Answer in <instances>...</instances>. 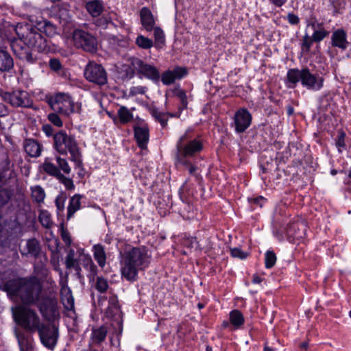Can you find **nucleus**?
Segmentation results:
<instances>
[{
  "label": "nucleus",
  "mask_w": 351,
  "mask_h": 351,
  "mask_svg": "<svg viewBox=\"0 0 351 351\" xmlns=\"http://www.w3.org/2000/svg\"><path fill=\"white\" fill-rule=\"evenodd\" d=\"M29 23H18L15 27V32L19 40L28 48H31L38 52L49 51L50 48L47 39L43 36L44 32L48 36L56 34L55 26L47 20L43 18L37 19L33 15L30 16Z\"/></svg>",
  "instance_id": "nucleus-1"
},
{
  "label": "nucleus",
  "mask_w": 351,
  "mask_h": 351,
  "mask_svg": "<svg viewBox=\"0 0 351 351\" xmlns=\"http://www.w3.org/2000/svg\"><path fill=\"white\" fill-rule=\"evenodd\" d=\"M15 322L25 330L31 332L37 331L42 343L53 350L58 339V329L43 324L37 313L28 307L19 305L13 311Z\"/></svg>",
  "instance_id": "nucleus-2"
},
{
  "label": "nucleus",
  "mask_w": 351,
  "mask_h": 351,
  "mask_svg": "<svg viewBox=\"0 0 351 351\" xmlns=\"http://www.w3.org/2000/svg\"><path fill=\"white\" fill-rule=\"evenodd\" d=\"M5 288L10 294L19 296L25 304H37L42 293V285L35 277L10 280Z\"/></svg>",
  "instance_id": "nucleus-3"
},
{
  "label": "nucleus",
  "mask_w": 351,
  "mask_h": 351,
  "mask_svg": "<svg viewBox=\"0 0 351 351\" xmlns=\"http://www.w3.org/2000/svg\"><path fill=\"white\" fill-rule=\"evenodd\" d=\"M151 254L145 247H133L125 252L122 262L121 274L129 281L136 280L138 271L147 267Z\"/></svg>",
  "instance_id": "nucleus-4"
},
{
  "label": "nucleus",
  "mask_w": 351,
  "mask_h": 351,
  "mask_svg": "<svg viewBox=\"0 0 351 351\" xmlns=\"http://www.w3.org/2000/svg\"><path fill=\"white\" fill-rule=\"evenodd\" d=\"M203 148L200 141L191 136L189 131L186 130L176 143V160L182 165H188L189 162L186 160L199 152Z\"/></svg>",
  "instance_id": "nucleus-5"
},
{
  "label": "nucleus",
  "mask_w": 351,
  "mask_h": 351,
  "mask_svg": "<svg viewBox=\"0 0 351 351\" xmlns=\"http://www.w3.org/2000/svg\"><path fill=\"white\" fill-rule=\"evenodd\" d=\"M55 149L61 154H71V160L76 166L80 167L82 165L81 154L75 138L69 135L65 131H60L53 136Z\"/></svg>",
  "instance_id": "nucleus-6"
},
{
  "label": "nucleus",
  "mask_w": 351,
  "mask_h": 351,
  "mask_svg": "<svg viewBox=\"0 0 351 351\" xmlns=\"http://www.w3.org/2000/svg\"><path fill=\"white\" fill-rule=\"evenodd\" d=\"M287 77L289 83L295 85L300 81L303 86L313 90H319L323 86V78L312 74L306 68L302 70L290 69Z\"/></svg>",
  "instance_id": "nucleus-7"
},
{
  "label": "nucleus",
  "mask_w": 351,
  "mask_h": 351,
  "mask_svg": "<svg viewBox=\"0 0 351 351\" xmlns=\"http://www.w3.org/2000/svg\"><path fill=\"white\" fill-rule=\"evenodd\" d=\"M48 103L53 111L66 116L75 110L73 101L66 93H58L52 95L49 98Z\"/></svg>",
  "instance_id": "nucleus-8"
},
{
  "label": "nucleus",
  "mask_w": 351,
  "mask_h": 351,
  "mask_svg": "<svg viewBox=\"0 0 351 351\" xmlns=\"http://www.w3.org/2000/svg\"><path fill=\"white\" fill-rule=\"evenodd\" d=\"M73 45L77 48L93 53L97 50V39L90 34L82 30L75 29L72 34Z\"/></svg>",
  "instance_id": "nucleus-9"
},
{
  "label": "nucleus",
  "mask_w": 351,
  "mask_h": 351,
  "mask_svg": "<svg viewBox=\"0 0 351 351\" xmlns=\"http://www.w3.org/2000/svg\"><path fill=\"white\" fill-rule=\"evenodd\" d=\"M84 76L90 82L102 86L107 83V73L104 68L95 62L89 63L84 70Z\"/></svg>",
  "instance_id": "nucleus-10"
},
{
  "label": "nucleus",
  "mask_w": 351,
  "mask_h": 351,
  "mask_svg": "<svg viewBox=\"0 0 351 351\" xmlns=\"http://www.w3.org/2000/svg\"><path fill=\"white\" fill-rule=\"evenodd\" d=\"M130 65L138 73L154 82L160 79V73L156 67L144 62L139 58L132 57L129 59Z\"/></svg>",
  "instance_id": "nucleus-11"
},
{
  "label": "nucleus",
  "mask_w": 351,
  "mask_h": 351,
  "mask_svg": "<svg viewBox=\"0 0 351 351\" xmlns=\"http://www.w3.org/2000/svg\"><path fill=\"white\" fill-rule=\"evenodd\" d=\"M3 99L14 107H29L32 104L28 93L23 90L6 93L3 95Z\"/></svg>",
  "instance_id": "nucleus-12"
},
{
  "label": "nucleus",
  "mask_w": 351,
  "mask_h": 351,
  "mask_svg": "<svg viewBox=\"0 0 351 351\" xmlns=\"http://www.w3.org/2000/svg\"><path fill=\"white\" fill-rule=\"evenodd\" d=\"M58 302L53 297H47L43 298L38 307L41 314L47 320H51L58 316L57 308Z\"/></svg>",
  "instance_id": "nucleus-13"
},
{
  "label": "nucleus",
  "mask_w": 351,
  "mask_h": 351,
  "mask_svg": "<svg viewBox=\"0 0 351 351\" xmlns=\"http://www.w3.org/2000/svg\"><path fill=\"white\" fill-rule=\"evenodd\" d=\"M252 116L248 110L244 108L239 109L234 115L235 130L243 132L251 124Z\"/></svg>",
  "instance_id": "nucleus-14"
},
{
  "label": "nucleus",
  "mask_w": 351,
  "mask_h": 351,
  "mask_svg": "<svg viewBox=\"0 0 351 351\" xmlns=\"http://www.w3.org/2000/svg\"><path fill=\"white\" fill-rule=\"evenodd\" d=\"M186 73V69L176 67L172 71L167 70L165 71L161 75V81L165 85H170L174 83L176 80L182 79Z\"/></svg>",
  "instance_id": "nucleus-15"
},
{
  "label": "nucleus",
  "mask_w": 351,
  "mask_h": 351,
  "mask_svg": "<svg viewBox=\"0 0 351 351\" xmlns=\"http://www.w3.org/2000/svg\"><path fill=\"white\" fill-rule=\"evenodd\" d=\"M286 234L293 241H299L305 236V226L302 222H293L288 226L286 229Z\"/></svg>",
  "instance_id": "nucleus-16"
},
{
  "label": "nucleus",
  "mask_w": 351,
  "mask_h": 351,
  "mask_svg": "<svg viewBox=\"0 0 351 351\" xmlns=\"http://www.w3.org/2000/svg\"><path fill=\"white\" fill-rule=\"evenodd\" d=\"M141 23L143 28L147 31L151 32L155 27L156 21L151 10L147 8L143 7L140 11Z\"/></svg>",
  "instance_id": "nucleus-17"
},
{
  "label": "nucleus",
  "mask_w": 351,
  "mask_h": 351,
  "mask_svg": "<svg viewBox=\"0 0 351 351\" xmlns=\"http://www.w3.org/2000/svg\"><path fill=\"white\" fill-rule=\"evenodd\" d=\"M134 136L138 145L143 149L147 148L149 141V129L147 125L136 126L134 128Z\"/></svg>",
  "instance_id": "nucleus-18"
},
{
  "label": "nucleus",
  "mask_w": 351,
  "mask_h": 351,
  "mask_svg": "<svg viewBox=\"0 0 351 351\" xmlns=\"http://www.w3.org/2000/svg\"><path fill=\"white\" fill-rule=\"evenodd\" d=\"M331 42L333 47L345 50L348 45L346 32L342 29L335 31L331 36Z\"/></svg>",
  "instance_id": "nucleus-19"
},
{
  "label": "nucleus",
  "mask_w": 351,
  "mask_h": 351,
  "mask_svg": "<svg viewBox=\"0 0 351 351\" xmlns=\"http://www.w3.org/2000/svg\"><path fill=\"white\" fill-rule=\"evenodd\" d=\"M40 251L39 242L35 239H31L25 241L23 246L21 247V252L23 255H31L36 257Z\"/></svg>",
  "instance_id": "nucleus-20"
},
{
  "label": "nucleus",
  "mask_w": 351,
  "mask_h": 351,
  "mask_svg": "<svg viewBox=\"0 0 351 351\" xmlns=\"http://www.w3.org/2000/svg\"><path fill=\"white\" fill-rule=\"evenodd\" d=\"M12 48L13 52L19 58L25 60L31 63L34 62V58L29 50L21 47L18 41L12 43Z\"/></svg>",
  "instance_id": "nucleus-21"
},
{
  "label": "nucleus",
  "mask_w": 351,
  "mask_h": 351,
  "mask_svg": "<svg viewBox=\"0 0 351 351\" xmlns=\"http://www.w3.org/2000/svg\"><path fill=\"white\" fill-rule=\"evenodd\" d=\"M54 14L56 17L64 22H69L71 18L69 4L60 3L53 7Z\"/></svg>",
  "instance_id": "nucleus-22"
},
{
  "label": "nucleus",
  "mask_w": 351,
  "mask_h": 351,
  "mask_svg": "<svg viewBox=\"0 0 351 351\" xmlns=\"http://www.w3.org/2000/svg\"><path fill=\"white\" fill-rule=\"evenodd\" d=\"M85 8L93 17L100 16L104 9V3L101 0H91L87 1Z\"/></svg>",
  "instance_id": "nucleus-23"
},
{
  "label": "nucleus",
  "mask_w": 351,
  "mask_h": 351,
  "mask_svg": "<svg viewBox=\"0 0 351 351\" xmlns=\"http://www.w3.org/2000/svg\"><path fill=\"white\" fill-rule=\"evenodd\" d=\"M24 149L25 152L32 157H37L41 153L40 145L36 141L32 139L25 141Z\"/></svg>",
  "instance_id": "nucleus-24"
},
{
  "label": "nucleus",
  "mask_w": 351,
  "mask_h": 351,
  "mask_svg": "<svg viewBox=\"0 0 351 351\" xmlns=\"http://www.w3.org/2000/svg\"><path fill=\"white\" fill-rule=\"evenodd\" d=\"M93 256L99 266L104 268L106 263V254L103 245H94L93 247Z\"/></svg>",
  "instance_id": "nucleus-25"
},
{
  "label": "nucleus",
  "mask_w": 351,
  "mask_h": 351,
  "mask_svg": "<svg viewBox=\"0 0 351 351\" xmlns=\"http://www.w3.org/2000/svg\"><path fill=\"white\" fill-rule=\"evenodd\" d=\"M82 195L79 194L74 195L70 199L67 208V219L73 217L74 213L80 209Z\"/></svg>",
  "instance_id": "nucleus-26"
},
{
  "label": "nucleus",
  "mask_w": 351,
  "mask_h": 351,
  "mask_svg": "<svg viewBox=\"0 0 351 351\" xmlns=\"http://www.w3.org/2000/svg\"><path fill=\"white\" fill-rule=\"evenodd\" d=\"M14 65L13 60L10 55L5 51H0V71H7L10 70Z\"/></svg>",
  "instance_id": "nucleus-27"
},
{
  "label": "nucleus",
  "mask_w": 351,
  "mask_h": 351,
  "mask_svg": "<svg viewBox=\"0 0 351 351\" xmlns=\"http://www.w3.org/2000/svg\"><path fill=\"white\" fill-rule=\"evenodd\" d=\"M152 30L154 31V47L158 49L163 48L165 45V35L163 30L158 26L154 27Z\"/></svg>",
  "instance_id": "nucleus-28"
},
{
  "label": "nucleus",
  "mask_w": 351,
  "mask_h": 351,
  "mask_svg": "<svg viewBox=\"0 0 351 351\" xmlns=\"http://www.w3.org/2000/svg\"><path fill=\"white\" fill-rule=\"evenodd\" d=\"M107 335V329L105 326H101L93 330L91 339L93 343H100L104 341Z\"/></svg>",
  "instance_id": "nucleus-29"
},
{
  "label": "nucleus",
  "mask_w": 351,
  "mask_h": 351,
  "mask_svg": "<svg viewBox=\"0 0 351 351\" xmlns=\"http://www.w3.org/2000/svg\"><path fill=\"white\" fill-rule=\"evenodd\" d=\"M230 322L235 328H239L244 323V317L238 310H234L230 313Z\"/></svg>",
  "instance_id": "nucleus-30"
},
{
  "label": "nucleus",
  "mask_w": 351,
  "mask_h": 351,
  "mask_svg": "<svg viewBox=\"0 0 351 351\" xmlns=\"http://www.w3.org/2000/svg\"><path fill=\"white\" fill-rule=\"evenodd\" d=\"M43 170L48 174L55 176L56 178L61 173L60 169L55 166L51 161L47 158L43 164Z\"/></svg>",
  "instance_id": "nucleus-31"
},
{
  "label": "nucleus",
  "mask_w": 351,
  "mask_h": 351,
  "mask_svg": "<svg viewBox=\"0 0 351 351\" xmlns=\"http://www.w3.org/2000/svg\"><path fill=\"white\" fill-rule=\"evenodd\" d=\"M135 43L138 47L143 49H149L154 46V42L152 39L143 35H138L136 37Z\"/></svg>",
  "instance_id": "nucleus-32"
},
{
  "label": "nucleus",
  "mask_w": 351,
  "mask_h": 351,
  "mask_svg": "<svg viewBox=\"0 0 351 351\" xmlns=\"http://www.w3.org/2000/svg\"><path fill=\"white\" fill-rule=\"evenodd\" d=\"M118 115L120 119V121L122 123H126L130 121L133 115L132 112L125 106H121L118 110Z\"/></svg>",
  "instance_id": "nucleus-33"
},
{
  "label": "nucleus",
  "mask_w": 351,
  "mask_h": 351,
  "mask_svg": "<svg viewBox=\"0 0 351 351\" xmlns=\"http://www.w3.org/2000/svg\"><path fill=\"white\" fill-rule=\"evenodd\" d=\"M39 221L43 226L50 228L53 225L51 216L47 210H41L39 215Z\"/></svg>",
  "instance_id": "nucleus-34"
},
{
  "label": "nucleus",
  "mask_w": 351,
  "mask_h": 351,
  "mask_svg": "<svg viewBox=\"0 0 351 351\" xmlns=\"http://www.w3.org/2000/svg\"><path fill=\"white\" fill-rule=\"evenodd\" d=\"M75 256V253L74 250H73V249L69 250V251L67 254V256L66 257V260H65V264H66V268H68V269L75 268L76 269H77V268L79 267L77 264V261H76Z\"/></svg>",
  "instance_id": "nucleus-35"
},
{
  "label": "nucleus",
  "mask_w": 351,
  "mask_h": 351,
  "mask_svg": "<svg viewBox=\"0 0 351 351\" xmlns=\"http://www.w3.org/2000/svg\"><path fill=\"white\" fill-rule=\"evenodd\" d=\"M32 197L37 202H43L45 197V193L43 189L36 186L32 189Z\"/></svg>",
  "instance_id": "nucleus-36"
},
{
  "label": "nucleus",
  "mask_w": 351,
  "mask_h": 351,
  "mask_svg": "<svg viewBox=\"0 0 351 351\" xmlns=\"http://www.w3.org/2000/svg\"><path fill=\"white\" fill-rule=\"evenodd\" d=\"M119 306L116 298H111L109 300V306L108 307L107 313L110 316H114L119 313Z\"/></svg>",
  "instance_id": "nucleus-37"
},
{
  "label": "nucleus",
  "mask_w": 351,
  "mask_h": 351,
  "mask_svg": "<svg viewBox=\"0 0 351 351\" xmlns=\"http://www.w3.org/2000/svg\"><path fill=\"white\" fill-rule=\"evenodd\" d=\"M84 266L90 271V275L95 277L97 275V267L94 264L93 260L90 256H86L84 258Z\"/></svg>",
  "instance_id": "nucleus-38"
},
{
  "label": "nucleus",
  "mask_w": 351,
  "mask_h": 351,
  "mask_svg": "<svg viewBox=\"0 0 351 351\" xmlns=\"http://www.w3.org/2000/svg\"><path fill=\"white\" fill-rule=\"evenodd\" d=\"M57 179L62 184H64V186H65L66 189H67V190H73L75 189V185L73 184V181L72 180V179L66 177L62 173H60V175H58V177L57 178Z\"/></svg>",
  "instance_id": "nucleus-39"
},
{
  "label": "nucleus",
  "mask_w": 351,
  "mask_h": 351,
  "mask_svg": "<svg viewBox=\"0 0 351 351\" xmlns=\"http://www.w3.org/2000/svg\"><path fill=\"white\" fill-rule=\"evenodd\" d=\"M96 289L101 292L104 293L108 289V283L107 280L102 277H97L95 284Z\"/></svg>",
  "instance_id": "nucleus-40"
},
{
  "label": "nucleus",
  "mask_w": 351,
  "mask_h": 351,
  "mask_svg": "<svg viewBox=\"0 0 351 351\" xmlns=\"http://www.w3.org/2000/svg\"><path fill=\"white\" fill-rule=\"evenodd\" d=\"M314 40L312 36L311 37L308 34H305L302 40V50L305 52H308Z\"/></svg>",
  "instance_id": "nucleus-41"
},
{
  "label": "nucleus",
  "mask_w": 351,
  "mask_h": 351,
  "mask_svg": "<svg viewBox=\"0 0 351 351\" xmlns=\"http://www.w3.org/2000/svg\"><path fill=\"white\" fill-rule=\"evenodd\" d=\"M328 34L329 32L328 31L325 30L324 28H322L318 30H315L312 35V38L314 40V42L318 43L328 36Z\"/></svg>",
  "instance_id": "nucleus-42"
},
{
  "label": "nucleus",
  "mask_w": 351,
  "mask_h": 351,
  "mask_svg": "<svg viewBox=\"0 0 351 351\" xmlns=\"http://www.w3.org/2000/svg\"><path fill=\"white\" fill-rule=\"evenodd\" d=\"M56 161L59 169H60L64 173L69 174L71 173V169L66 159L57 157Z\"/></svg>",
  "instance_id": "nucleus-43"
},
{
  "label": "nucleus",
  "mask_w": 351,
  "mask_h": 351,
  "mask_svg": "<svg viewBox=\"0 0 351 351\" xmlns=\"http://www.w3.org/2000/svg\"><path fill=\"white\" fill-rule=\"evenodd\" d=\"M265 267L267 268L272 267L276 262V254L271 251H267L265 254Z\"/></svg>",
  "instance_id": "nucleus-44"
},
{
  "label": "nucleus",
  "mask_w": 351,
  "mask_h": 351,
  "mask_svg": "<svg viewBox=\"0 0 351 351\" xmlns=\"http://www.w3.org/2000/svg\"><path fill=\"white\" fill-rule=\"evenodd\" d=\"M182 244L184 247H187L191 249L197 248L198 246L196 239L192 237L184 238L182 240Z\"/></svg>",
  "instance_id": "nucleus-45"
},
{
  "label": "nucleus",
  "mask_w": 351,
  "mask_h": 351,
  "mask_svg": "<svg viewBox=\"0 0 351 351\" xmlns=\"http://www.w3.org/2000/svg\"><path fill=\"white\" fill-rule=\"evenodd\" d=\"M48 119L51 123L57 127L62 126V121L60 117L56 113H50L48 115Z\"/></svg>",
  "instance_id": "nucleus-46"
},
{
  "label": "nucleus",
  "mask_w": 351,
  "mask_h": 351,
  "mask_svg": "<svg viewBox=\"0 0 351 351\" xmlns=\"http://www.w3.org/2000/svg\"><path fill=\"white\" fill-rule=\"evenodd\" d=\"M176 95L179 98L182 108H186L187 106V97L185 92L182 90H177Z\"/></svg>",
  "instance_id": "nucleus-47"
},
{
  "label": "nucleus",
  "mask_w": 351,
  "mask_h": 351,
  "mask_svg": "<svg viewBox=\"0 0 351 351\" xmlns=\"http://www.w3.org/2000/svg\"><path fill=\"white\" fill-rule=\"evenodd\" d=\"M49 66L50 69L56 72H59L62 69V64L59 60L58 59H51L49 61Z\"/></svg>",
  "instance_id": "nucleus-48"
},
{
  "label": "nucleus",
  "mask_w": 351,
  "mask_h": 351,
  "mask_svg": "<svg viewBox=\"0 0 351 351\" xmlns=\"http://www.w3.org/2000/svg\"><path fill=\"white\" fill-rule=\"evenodd\" d=\"M231 255L233 257L244 259L247 256V254L241 250L239 248H232L230 250Z\"/></svg>",
  "instance_id": "nucleus-49"
},
{
  "label": "nucleus",
  "mask_w": 351,
  "mask_h": 351,
  "mask_svg": "<svg viewBox=\"0 0 351 351\" xmlns=\"http://www.w3.org/2000/svg\"><path fill=\"white\" fill-rule=\"evenodd\" d=\"M146 90H147L146 87L136 86V87H132L130 89V93L133 95H138V94L143 95L145 93Z\"/></svg>",
  "instance_id": "nucleus-50"
},
{
  "label": "nucleus",
  "mask_w": 351,
  "mask_h": 351,
  "mask_svg": "<svg viewBox=\"0 0 351 351\" xmlns=\"http://www.w3.org/2000/svg\"><path fill=\"white\" fill-rule=\"evenodd\" d=\"M56 205L58 210H62L64 207L65 197L62 195H58L56 198Z\"/></svg>",
  "instance_id": "nucleus-51"
},
{
  "label": "nucleus",
  "mask_w": 351,
  "mask_h": 351,
  "mask_svg": "<svg viewBox=\"0 0 351 351\" xmlns=\"http://www.w3.org/2000/svg\"><path fill=\"white\" fill-rule=\"evenodd\" d=\"M337 146L339 147V152H341V148L345 146V134L341 132L338 136V139L337 141Z\"/></svg>",
  "instance_id": "nucleus-52"
},
{
  "label": "nucleus",
  "mask_w": 351,
  "mask_h": 351,
  "mask_svg": "<svg viewBox=\"0 0 351 351\" xmlns=\"http://www.w3.org/2000/svg\"><path fill=\"white\" fill-rule=\"evenodd\" d=\"M287 19L289 23L291 25H297L300 21L299 17L297 15L292 13L288 14Z\"/></svg>",
  "instance_id": "nucleus-53"
},
{
  "label": "nucleus",
  "mask_w": 351,
  "mask_h": 351,
  "mask_svg": "<svg viewBox=\"0 0 351 351\" xmlns=\"http://www.w3.org/2000/svg\"><path fill=\"white\" fill-rule=\"evenodd\" d=\"M66 308H72L73 306V298L71 295V294L69 293L68 295H66Z\"/></svg>",
  "instance_id": "nucleus-54"
},
{
  "label": "nucleus",
  "mask_w": 351,
  "mask_h": 351,
  "mask_svg": "<svg viewBox=\"0 0 351 351\" xmlns=\"http://www.w3.org/2000/svg\"><path fill=\"white\" fill-rule=\"evenodd\" d=\"M62 240L64 241V242L66 245H71V239L68 233L63 232L62 234Z\"/></svg>",
  "instance_id": "nucleus-55"
},
{
  "label": "nucleus",
  "mask_w": 351,
  "mask_h": 351,
  "mask_svg": "<svg viewBox=\"0 0 351 351\" xmlns=\"http://www.w3.org/2000/svg\"><path fill=\"white\" fill-rule=\"evenodd\" d=\"M272 4L276 5V7L282 6L287 0H269Z\"/></svg>",
  "instance_id": "nucleus-56"
},
{
  "label": "nucleus",
  "mask_w": 351,
  "mask_h": 351,
  "mask_svg": "<svg viewBox=\"0 0 351 351\" xmlns=\"http://www.w3.org/2000/svg\"><path fill=\"white\" fill-rule=\"evenodd\" d=\"M186 167L189 168V173L191 175H195L197 171V168L195 166H193L190 162L188 165H184Z\"/></svg>",
  "instance_id": "nucleus-57"
},
{
  "label": "nucleus",
  "mask_w": 351,
  "mask_h": 351,
  "mask_svg": "<svg viewBox=\"0 0 351 351\" xmlns=\"http://www.w3.org/2000/svg\"><path fill=\"white\" fill-rule=\"evenodd\" d=\"M263 279L259 277L258 275L256 274H254L253 276V278H252V282L254 283V284H259L262 282Z\"/></svg>",
  "instance_id": "nucleus-58"
},
{
  "label": "nucleus",
  "mask_w": 351,
  "mask_h": 351,
  "mask_svg": "<svg viewBox=\"0 0 351 351\" xmlns=\"http://www.w3.org/2000/svg\"><path fill=\"white\" fill-rule=\"evenodd\" d=\"M265 199L263 197H258L252 199L253 202L256 204H260L262 206V202H264Z\"/></svg>",
  "instance_id": "nucleus-59"
},
{
  "label": "nucleus",
  "mask_w": 351,
  "mask_h": 351,
  "mask_svg": "<svg viewBox=\"0 0 351 351\" xmlns=\"http://www.w3.org/2000/svg\"><path fill=\"white\" fill-rule=\"evenodd\" d=\"M6 114V109L3 104H0V115L4 116Z\"/></svg>",
  "instance_id": "nucleus-60"
},
{
  "label": "nucleus",
  "mask_w": 351,
  "mask_h": 351,
  "mask_svg": "<svg viewBox=\"0 0 351 351\" xmlns=\"http://www.w3.org/2000/svg\"><path fill=\"white\" fill-rule=\"evenodd\" d=\"M159 121H160V123H161L162 127H165L167 125V121L165 118L160 117L159 119Z\"/></svg>",
  "instance_id": "nucleus-61"
},
{
  "label": "nucleus",
  "mask_w": 351,
  "mask_h": 351,
  "mask_svg": "<svg viewBox=\"0 0 351 351\" xmlns=\"http://www.w3.org/2000/svg\"><path fill=\"white\" fill-rule=\"evenodd\" d=\"M307 346H308V343L306 342H304V343H301V345H300V347L302 348H306Z\"/></svg>",
  "instance_id": "nucleus-62"
},
{
  "label": "nucleus",
  "mask_w": 351,
  "mask_h": 351,
  "mask_svg": "<svg viewBox=\"0 0 351 351\" xmlns=\"http://www.w3.org/2000/svg\"><path fill=\"white\" fill-rule=\"evenodd\" d=\"M1 193L3 194V195H5L7 199L8 198V194L7 191H1Z\"/></svg>",
  "instance_id": "nucleus-63"
},
{
  "label": "nucleus",
  "mask_w": 351,
  "mask_h": 351,
  "mask_svg": "<svg viewBox=\"0 0 351 351\" xmlns=\"http://www.w3.org/2000/svg\"><path fill=\"white\" fill-rule=\"evenodd\" d=\"M265 351H273V350L267 346H265Z\"/></svg>",
  "instance_id": "nucleus-64"
}]
</instances>
